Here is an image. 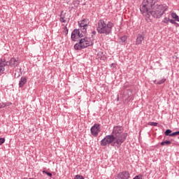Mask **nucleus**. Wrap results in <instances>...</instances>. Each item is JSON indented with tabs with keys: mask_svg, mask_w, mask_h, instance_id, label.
Listing matches in <instances>:
<instances>
[{
	"mask_svg": "<svg viewBox=\"0 0 179 179\" xmlns=\"http://www.w3.org/2000/svg\"><path fill=\"white\" fill-rule=\"evenodd\" d=\"M159 0H143L140 6V12L144 16L146 22H152V17L160 19L164 15L168 7L165 4H156Z\"/></svg>",
	"mask_w": 179,
	"mask_h": 179,
	"instance_id": "nucleus-1",
	"label": "nucleus"
},
{
	"mask_svg": "<svg viewBox=\"0 0 179 179\" xmlns=\"http://www.w3.org/2000/svg\"><path fill=\"white\" fill-rule=\"evenodd\" d=\"M128 134L124 132V127L121 125L113 127L112 134L107 135L101 141V146L111 145L118 148L127 140Z\"/></svg>",
	"mask_w": 179,
	"mask_h": 179,
	"instance_id": "nucleus-2",
	"label": "nucleus"
},
{
	"mask_svg": "<svg viewBox=\"0 0 179 179\" xmlns=\"http://www.w3.org/2000/svg\"><path fill=\"white\" fill-rule=\"evenodd\" d=\"M113 26V22H108V24H106L103 20H99L96 24V31H98L99 34L108 36V34H111Z\"/></svg>",
	"mask_w": 179,
	"mask_h": 179,
	"instance_id": "nucleus-3",
	"label": "nucleus"
},
{
	"mask_svg": "<svg viewBox=\"0 0 179 179\" xmlns=\"http://www.w3.org/2000/svg\"><path fill=\"white\" fill-rule=\"evenodd\" d=\"M93 45V41L87 37L83 38L80 41L74 45L75 50H83Z\"/></svg>",
	"mask_w": 179,
	"mask_h": 179,
	"instance_id": "nucleus-4",
	"label": "nucleus"
},
{
	"mask_svg": "<svg viewBox=\"0 0 179 179\" xmlns=\"http://www.w3.org/2000/svg\"><path fill=\"white\" fill-rule=\"evenodd\" d=\"M83 37V34H80L79 29H76L71 33V39L73 41H78V38H82Z\"/></svg>",
	"mask_w": 179,
	"mask_h": 179,
	"instance_id": "nucleus-5",
	"label": "nucleus"
},
{
	"mask_svg": "<svg viewBox=\"0 0 179 179\" xmlns=\"http://www.w3.org/2000/svg\"><path fill=\"white\" fill-rule=\"evenodd\" d=\"M20 64V60L17 58L12 57L10 61H7V66H10L11 68H16Z\"/></svg>",
	"mask_w": 179,
	"mask_h": 179,
	"instance_id": "nucleus-6",
	"label": "nucleus"
},
{
	"mask_svg": "<svg viewBox=\"0 0 179 179\" xmlns=\"http://www.w3.org/2000/svg\"><path fill=\"white\" fill-rule=\"evenodd\" d=\"M90 131L92 136H97L100 132V125L99 124H94L90 129Z\"/></svg>",
	"mask_w": 179,
	"mask_h": 179,
	"instance_id": "nucleus-7",
	"label": "nucleus"
},
{
	"mask_svg": "<svg viewBox=\"0 0 179 179\" xmlns=\"http://www.w3.org/2000/svg\"><path fill=\"white\" fill-rule=\"evenodd\" d=\"M123 99L124 100H127V101H131L132 100V91L131 90L124 91Z\"/></svg>",
	"mask_w": 179,
	"mask_h": 179,
	"instance_id": "nucleus-8",
	"label": "nucleus"
},
{
	"mask_svg": "<svg viewBox=\"0 0 179 179\" xmlns=\"http://www.w3.org/2000/svg\"><path fill=\"white\" fill-rule=\"evenodd\" d=\"M85 20L82 21V22L79 24L80 27L81 34L83 35V37L86 36V33L87 32V24H85Z\"/></svg>",
	"mask_w": 179,
	"mask_h": 179,
	"instance_id": "nucleus-9",
	"label": "nucleus"
},
{
	"mask_svg": "<svg viewBox=\"0 0 179 179\" xmlns=\"http://www.w3.org/2000/svg\"><path fill=\"white\" fill-rule=\"evenodd\" d=\"M5 66H8V62H6V59H0V73L5 71Z\"/></svg>",
	"mask_w": 179,
	"mask_h": 179,
	"instance_id": "nucleus-10",
	"label": "nucleus"
},
{
	"mask_svg": "<svg viewBox=\"0 0 179 179\" xmlns=\"http://www.w3.org/2000/svg\"><path fill=\"white\" fill-rule=\"evenodd\" d=\"M118 179H128L129 178V172L128 171H123L121 173L117 175Z\"/></svg>",
	"mask_w": 179,
	"mask_h": 179,
	"instance_id": "nucleus-11",
	"label": "nucleus"
},
{
	"mask_svg": "<svg viewBox=\"0 0 179 179\" xmlns=\"http://www.w3.org/2000/svg\"><path fill=\"white\" fill-rule=\"evenodd\" d=\"M143 40H145V36H143L141 34H138L136 41V45H139V44H142Z\"/></svg>",
	"mask_w": 179,
	"mask_h": 179,
	"instance_id": "nucleus-12",
	"label": "nucleus"
},
{
	"mask_svg": "<svg viewBox=\"0 0 179 179\" xmlns=\"http://www.w3.org/2000/svg\"><path fill=\"white\" fill-rule=\"evenodd\" d=\"M26 83H27V78L22 77L19 81V87H23Z\"/></svg>",
	"mask_w": 179,
	"mask_h": 179,
	"instance_id": "nucleus-13",
	"label": "nucleus"
},
{
	"mask_svg": "<svg viewBox=\"0 0 179 179\" xmlns=\"http://www.w3.org/2000/svg\"><path fill=\"white\" fill-rule=\"evenodd\" d=\"M64 13V11H62L61 12V14H60V22H62V23H66V20H65V15L63 14Z\"/></svg>",
	"mask_w": 179,
	"mask_h": 179,
	"instance_id": "nucleus-14",
	"label": "nucleus"
},
{
	"mask_svg": "<svg viewBox=\"0 0 179 179\" xmlns=\"http://www.w3.org/2000/svg\"><path fill=\"white\" fill-rule=\"evenodd\" d=\"M161 146H169V145H171V141H162L161 143H160Z\"/></svg>",
	"mask_w": 179,
	"mask_h": 179,
	"instance_id": "nucleus-15",
	"label": "nucleus"
},
{
	"mask_svg": "<svg viewBox=\"0 0 179 179\" xmlns=\"http://www.w3.org/2000/svg\"><path fill=\"white\" fill-rule=\"evenodd\" d=\"M171 16L173 19H175V20H176V22H179V17L178 16V15L176 13H171Z\"/></svg>",
	"mask_w": 179,
	"mask_h": 179,
	"instance_id": "nucleus-16",
	"label": "nucleus"
},
{
	"mask_svg": "<svg viewBox=\"0 0 179 179\" xmlns=\"http://www.w3.org/2000/svg\"><path fill=\"white\" fill-rule=\"evenodd\" d=\"M10 104H12V103H0V108H5V107H6V106H10Z\"/></svg>",
	"mask_w": 179,
	"mask_h": 179,
	"instance_id": "nucleus-17",
	"label": "nucleus"
},
{
	"mask_svg": "<svg viewBox=\"0 0 179 179\" xmlns=\"http://www.w3.org/2000/svg\"><path fill=\"white\" fill-rule=\"evenodd\" d=\"M166 80H167V79L166 78H162L161 80H159L157 83V85H163V83H164V82H166Z\"/></svg>",
	"mask_w": 179,
	"mask_h": 179,
	"instance_id": "nucleus-18",
	"label": "nucleus"
},
{
	"mask_svg": "<svg viewBox=\"0 0 179 179\" xmlns=\"http://www.w3.org/2000/svg\"><path fill=\"white\" fill-rule=\"evenodd\" d=\"M164 134L166 136H170L171 135V130L166 129Z\"/></svg>",
	"mask_w": 179,
	"mask_h": 179,
	"instance_id": "nucleus-19",
	"label": "nucleus"
},
{
	"mask_svg": "<svg viewBox=\"0 0 179 179\" xmlns=\"http://www.w3.org/2000/svg\"><path fill=\"white\" fill-rule=\"evenodd\" d=\"M120 40L122 43H126L127 42V36H123L120 38Z\"/></svg>",
	"mask_w": 179,
	"mask_h": 179,
	"instance_id": "nucleus-20",
	"label": "nucleus"
},
{
	"mask_svg": "<svg viewBox=\"0 0 179 179\" xmlns=\"http://www.w3.org/2000/svg\"><path fill=\"white\" fill-rule=\"evenodd\" d=\"M43 174H47V176H48L49 177H52V173L46 171H43Z\"/></svg>",
	"mask_w": 179,
	"mask_h": 179,
	"instance_id": "nucleus-21",
	"label": "nucleus"
},
{
	"mask_svg": "<svg viewBox=\"0 0 179 179\" xmlns=\"http://www.w3.org/2000/svg\"><path fill=\"white\" fill-rule=\"evenodd\" d=\"M164 23H169V22H170V18L169 17H165L164 18Z\"/></svg>",
	"mask_w": 179,
	"mask_h": 179,
	"instance_id": "nucleus-22",
	"label": "nucleus"
},
{
	"mask_svg": "<svg viewBox=\"0 0 179 179\" xmlns=\"http://www.w3.org/2000/svg\"><path fill=\"white\" fill-rule=\"evenodd\" d=\"M148 125L152 126V127H157V122H149Z\"/></svg>",
	"mask_w": 179,
	"mask_h": 179,
	"instance_id": "nucleus-23",
	"label": "nucleus"
},
{
	"mask_svg": "<svg viewBox=\"0 0 179 179\" xmlns=\"http://www.w3.org/2000/svg\"><path fill=\"white\" fill-rule=\"evenodd\" d=\"M66 26H68V24H66V26L64 27V31L66 36H67L68 31H69L68 27Z\"/></svg>",
	"mask_w": 179,
	"mask_h": 179,
	"instance_id": "nucleus-24",
	"label": "nucleus"
},
{
	"mask_svg": "<svg viewBox=\"0 0 179 179\" xmlns=\"http://www.w3.org/2000/svg\"><path fill=\"white\" fill-rule=\"evenodd\" d=\"M96 34H97V31H96L95 30L92 31L91 34V37H92V38H94V36H96Z\"/></svg>",
	"mask_w": 179,
	"mask_h": 179,
	"instance_id": "nucleus-25",
	"label": "nucleus"
},
{
	"mask_svg": "<svg viewBox=\"0 0 179 179\" xmlns=\"http://www.w3.org/2000/svg\"><path fill=\"white\" fill-rule=\"evenodd\" d=\"M177 135H179V131H176V132H173V133H171L170 136H176Z\"/></svg>",
	"mask_w": 179,
	"mask_h": 179,
	"instance_id": "nucleus-26",
	"label": "nucleus"
},
{
	"mask_svg": "<svg viewBox=\"0 0 179 179\" xmlns=\"http://www.w3.org/2000/svg\"><path fill=\"white\" fill-rule=\"evenodd\" d=\"M75 179H85V178L80 175H77L76 176Z\"/></svg>",
	"mask_w": 179,
	"mask_h": 179,
	"instance_id": "nucleus-27",
	"label": "nucleus"
},
{
	"mask_svg": "<svg viewBox=\"0 0 179 179\" xmlns=\"http://www.w3.org/2000/svg\"><path fill=\"white\" fill-rule=\"evenodd\" d=\"M5 143V138H0V145Z\"/></svg>",
	"mask_w": 179,
	"mask_h": 179,
	"instance_id": "nucleus-28",
	"label": "nucleus"
},
{
	"mask_svg": "<svg viewBox=\"0 0 179 179\" xmlns=\"http://www.w3.org/2000/svg\"><path fill=\"white\" fill-rule=\"evenodd\" d=\"M169 22L170 23H172V24H177V22H176V20H170Z\"/></svg>",
	"mask_w": 179,
	"mask_h": 179,
	"instance_id": "nucleus-29",
	"label": "nucleus"
},
{
	"mask_svg": "<svg viewBox=\"0 0 179 179\" xmlns=\"http://www.w3.org/2000/svg\"><path fill=\"white\" fill-rule=\"evenodd\" d=\"M133 179H143L142 176H136Z\"/></svg>",
	"mask_w": 179,
	"mask_h": 179,
	"instance_id": "nucleus-30",
	"label": "nucleus"
},
{
	"mask_svg": "<svg viewBox=\"0 0 179 179\" xmlns=\"http://www.w3.org/2000/svg\"><path fill=\"white\" fill-rule=\"evenodd\" d=\"M76 3H78V5H79V1L78 0H74L73 1V5H76Z\"/></svg>",
	"mask_w": 179,
	"mask_h": 179,
	"instance_id": "nucleus-31",
	"label": "nucleus"
},
{
	"mask_svg": "<svg viewBox=\"0 0 179 179\" xmlns=\"http://www.w3.org/2000/svg\"><path fill=\"white\" fill-rule=\"evenodd\" d=\"M20 75H22V73H20V74H18V76H17V78H19L20 76Z\"/></svg>",
	"mask_w": 179,
	"mask_h": 179,
	"instance_id": "nucleus-32",
	"label": "nucleus"
},
{
	"mask_svg": "<svg viewBox=\"0 0 179 179\" xmlns=\"http://www.w3.org/2000/svg\"><path fill=\"white\" fill-rule=\"evenodd\" d=\"M154 83H155V85H157V82L156 80H154Z\"/></svg>",
	"mask_w": 179,
	"mask_h": 179,
	"instance_id": "nucleus-33",
	"label": "nucleus"
},
{
	"mask_svg": "<svg viewBox=\"0 0 179 179\" xmlns=\"http://www.w3.org/2000/svg\"><path fill=\"white\" fill-rule=\"evenodd\" d=\"M113 65H114V64H110V66L113 67Z\"/></svg>",
	"mask_w": 179,
	"mask_h": 179,
	"instance_id": "nucleus-34",
	"label": "nucleus"
},
{
	"mask_svg": "<svg viewBox=\"0 0 179 179\" xmlns=\"http://www.w3.org/2000/svg\"><path fill=\"white\" fill-rule=\"evenodd\" d=\"M15 76H16V73L15 74Z\"/></svg>",
	"mask_w": 179,
	"mask_h": 179,
	"instance_id": "nucleus-35",
	"label": "nucleus"
},
{
	"mask_svg": "<svg viewBox=\"0 0 179 179\" xmlns=\"http://www.w3.org/2000/svg\"><path fill=\"white\" fill-rule=\"evenodd\" d=\"M24 179H27V178H24Z\"/></svg>",
	"mask_w": 179,
	"mask_h": 179,
	"instance_id": "nucleus-36",
	"label": "nucleus"
}]
</instances>
